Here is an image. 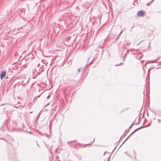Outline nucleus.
Returning a JSON list of instances; mask_svg holds the SVG:
<instances>
[{"mask_svg": "<svg viewBox=\"0 0 161 161\" xmlns=\"http://www.w3.org/2000/svg\"><path fill=\"white\" fill-rule=\"evenodd\" d=\"M40 66V64H38V65L37 66L36 68L35 69V71H36V72L37 73H40L42 72L43 71V69L42 68H39V67Z\"/></svg>", "mask_w": 161, "mask_h": 161, "instance_id": "f257e3e1", "label": "nucleus"}, {"mask_svg": "<svg viewBox=\"0 0 161 161\" xmlns=\"http://www.w3.org/2000/svg\"><path fill=\"white\" fill-rule=\"evenodd\" d=\"M6 71L5 70L2 71L0 75L1 79H2L3 78H4L6 76Z\"/></svg>", "mask_w": 161, "mask_h": 161, "instance_id": "f03ea898", "label": "nucleus"}, {"mask_svg": "<svg viewBox=\"0 0 161 161\" xmlns=\"http://www.w3.org/2000/svg\"><path fill=\"white\" fill-rule=\"evenodd\" d=\"M144 14V12L143 11H138L137 13V15L138 16H142Z\"/></svg>", "mask_w": 161, "mask_h": 161, "instance_id": "7ed1b4c3", "label": "nucleus"}, {"mask_svg": "<svg viewBox=\"0 0 161 161\" xmlns=\"http://www.w3.org/2000/svg\"><path fill=\"white\" fill-rule=\"evenodd\" d=\"M140 128H139L136 129L135 130H134V131L132 132L127 137V138L125 140V141H124V142H123V143H122V144L125 142V141L127 140V139L129 137V136H131L132 134H133V133H134V132H135L137 130L140 129Z\"/></svg>", "mask_w": 161, "mask_h": 161, "instance_id": "20e7f679", "label": "nucleus"}, {"mask_svg": "<svg viewBox=\"0 0 161 161\" xmlns=\"http://www.w3.org/2000/svg\"><path fill=\"white\" fill-rule=\"evenodd\" d=\"M68 75L67 74H64L63 75V78L65 79H67L68 77Z\"/></svg>", "mask_w": 161, "mask_h": 161, "instance_id": "39448f33", "label": "nucleus"}, {"mask_svg": "<svg viewBox=\"0 0 161 161\" xmlns=\"http://www.w3.org/2000/svg\"><path fill=\"white\" fill-rule=\"evenodd\" d=\"M153 0H152L151 2L147 3V6L149 5L153 1Z\"/></svg>", "mask_w": 161, "mask_h": 161, "instance_id": "423d86ee", "label": "nucleus"}, {"mask_svg": "<svg viewBox=\"0 0 161 161\" xmlns=\"http://www.w3.org/2000/svg\"><path fill=\"white\" fill-rule=\"evenodd\" d=\"M81 70V68H79L78 69L77 71H78V72H80V71Z\"/></svg>", "mask_w": 161, "mask_h": 161, "instance_id": "0eeeda50", "label": "nucleus"}, {"mask_svg": "<svg viewBox=\"0 0 161 161\" xmlns=\"http://www.w3.org/2000/svg\"><path fill=\"white\" fill-rule=\"evenodd\" d=\"M158 123H160L161 122V120L160 119H158Z\"/></svg>", "mask_w": 161, "mask_h": 161, "instance_id": "6e6552de", "label": "nucleus"}, {"mask_svg": "<svg viewBox=\"0 0 161 161\" xmlns=\"http://www.w3.org/2000/svg\"><path fill=\"white\" fill-rule=\"evenodd\" d=\"M132 125H131L129 127V129H130L132 127Z\"/></svg>", "mask_w": 161, "mask_h": 161, "instance_id": "1a4fd4ad", "label": "nucleus"}, {"mask_svg": "<svg viewBox=\"0 0 161 161\" xmlns=\"http://www.w3.org/2000/svg\"><path fill=\"white\" fill-rule=\"evenodd\" d=\"M50 97V96L49 95H48V96L47 97V99L49 98Z\"/></svg>", "mask_w": 161, "mask_h": 161, "instance_id": "9d476101", "label": "nucleus"}, {"mask_svg": "<svg viewBox=\"0 0 161 161\" xmlns=\"http://www.w3.org/2000/svg\"><path fill=\"white\" fill-rule=\"evenodd\" d=\"M122 31H121L120 32V33H119V34H120L122 33Z\"/></svg>", "mask_w": 161, "mask_h": 161, "instance_id": "9b49d317", "label": "nucleus"}, {"mask_svg": "<svg viewBox=\"0 0 161 161\" xmlns=\"http://www.w3.org/2000/svg\"><path fill=\"white\" fill-rule=\"evenodd\" d=\"M120 65V64H119V65H115V66H118V65Z\"/></svg>", "mask_w": 161, "mask_h": 161, "instance_id": "f8f14e48", "label": "nucleus"}, {"mask_svg": "<svg viewBox=\"0 0 161 161\" xmlns=\"http://www.w3.org/2000/svg\"><path fill=\"white\" fill-rule=\"evenodd\" d=\"M128 131H127L126 132V133H125V134H126L128 133Z\"/></svg>", "mask_w": 161, "mask_h": 161, "instance_id": "ddd939ff", "label": "nucleus"}, {"mask_svg": "<svg viewBox=\"0 0 161 161\" xmlns=\"http://www.w3.org/2000/svg\"><path fill=\"white\" fill-rule=\"evenodd\" d=\"M32 113V112H30V113Z\"/></svg>", "mask_w": 161, "mask_h": 161, "instance_id": "4468645a", "label": "nucleus"}, {"mask_svg": "<svg viewBox=\"0 0 161 161\" xmlns=\"http://www.w3.org/2000/svg\"><path fill=\"white\" fill-rule=\"evenodd\" d=\"M33 72H34V70H33Z\"/></svg>", "mask_w": 161, "mask_h": 161, "instance_id": "2eb2a0df", "label": "nucleus"}]
</instances>
